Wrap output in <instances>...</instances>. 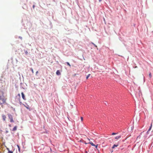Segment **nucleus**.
<instances>
[{
    "label": "nucleus",
    "instance_id": "obj_1",
    "mask_svg": "<svg viewBox=\"0 0 153 153\" xmlns=\"http://www.w3.org/2000/svg\"><path fill=\"white\" fill-rule=\"evenodd\" d=\"M7 98L4 97L3 95H0V105L6 102Z\"/></svg>",
    "mask_w": 153,
    "mask_h": 153
},
{
    "label": "nucleus",
    "instance_id": "obj_2",
    "mask_svg": "<svg viewBox=\"0 0 153 153\" xmlns=\"http://www.w3.org/2000/svg\"><path fill=\"white\" fill-rule=\"evenodd\" d=\"M7 116H8L9 119L10 120V122L11 123L13 122L14 120L13 119V116L10 114H7Z\"/></svg>",
    "mask_w": 153,
    "mask_h": 153
},
{
    "label": "nucleus",
    "instance_id": "obj_3",
    "mask_svg": "<svg viewBox=\"0 0 153 153\" xmlns=\"http://www.w3.org/2000/svg\"><path fill=\"white\" fill-rule=\"evenodd\" d=\"M1 117L3 121H5L6 118V116L5 115L3 114L1 115Z\"/></svg>",
    "mask_w": 153,
    "mask_h": 153
},
{
    "label": "nucleus",
    "instance_id": "obj_4",
    "mask_svg": "<svg viewBox=\"0 0 153 153\" xmlns=\"http://www.w3.org/2000/svg\"><path fill=\"white\" fill-rule=\"evenodd\" d=\"M152 123H151L149 129L148 130L147 132V134H149V131L151 130V128H152Z\"/></svg>",
    "mask_w": 153,
    "mask_h": 153
},
{
    "label": "nucleus",
    "instance_id": "obj_5",
    "mask_svg": "<svg viewBox=\"0 0 153 153\" xmlns=\"http://www.w3.org/2000/svg\"><path fill=\"white\" fill-rule=\"evenodd\" d=\"M21 94H22V97L23 99L24 100H26V98L25 97V96L24 94L22 92Z\"/></svg>",
    "mask_w": 153,
    "mask_h": 153
},
{
    "label": "nucleus",
    "instance_id": "obj_6",
    "mask_svg": "<svg viewBox=\"0 0 153 153\" xmlns=\"http://www.w3.org/2000/svg\"><path fill=\"white\" fill-rule=\"evenodd\" d=\"M24 105L25 107L27 109H28L29 111L30 110V109L29 106V105H25L24 104Z\"/></svg>",
    "mask_w": 153,
    "mask_h": 153
},
{
    "label": "nucleus",
    "instance_id": "obj_7",
    "mask_svg": "<svg viewBox=\"0 0 153 153\" xmlns=\"http://www.w3.org/2000/svg\"><path fill=\"white\" fill-rule=\"evenodd\" d=\"M121 135H120L116 136L115 137V139H120V138H121Z\"/></svg>",
    "mask_w": 153,
    "mask_h": 153
},
{
    "label": "nucleus",
    "instance_id": "obj_8",
    "mask_svg": "<svg viewBox=\"0 0 153 153\" xmlns=\"http://www.w3.org/2000/svg\"><path fill=\"white\" fill-rule=\"evenodd\" d=\"M17 127L16 126H15L13 129L12 131H16V130Z\"/></svg>",
    "mask_w": 153,
    "mask_h": 153
},
{
    "label": "nucleus",
    "instance_id": "obj_9",
    "mask_svg": "<svg viewBox=\"0 0 153 153\" xmlns=\"http://www.w3.org/2000/svg\"><path fill=\"white\" fill-rule=\"evenodd\" d=\"M56 74L57 75H59L61 74V73L59 70H57L56 72Z\"/></svg>",
    "mask_w": 153,
    "mask_h": 153
},
{
    "label": "nucleus",
    "instance_id": "obj_10",
    "mask_svg": "<svg viewBox=\"0 0 153 153\" xmlns=\"http://www.w3.org/2000/svg\"><path fill=\"white\" fill-rule=\"evenodd\" d=\"M118 146V144H117V145L114 144L112 147V148L114 149L115 147H117Z\"/></svg>",
    "mask_w": 153,
    "mask_h": 153
},
{
    "label": "nucleus",
    "instance_id": "obj_11",
    "mask_svg": "<svg viewBox=\"0 0 153 153\" xmlns=\"http://www.w3.org/2000/svg\"><path fill=\"white\" fill-rule=\"evenodd\" d=\"M89 143L90 144H91V145H92V146H95V144H94L92 142H90L89 143Z\"/></svg>",
    "mask_w": 153,
    "mask_h": 153
},
{
    "label": "nucleus",
    "instance_id": "obj_12",
    "mask_svg": "<svg viewBox=\"0 0 153 153\" xmlns=\"http://www.w3.org/2000/svg\"><path fill=\"white\" fill-rule=\"evenodd\" d=\"M91 43H92V44H93V45H94V46L95 47H96L97 48V50L98 49V48H97V46L96 45H95L94 43H93V42H91Z\"/></svg>",
    "mask_w": 153,
    "mask_h": 153
},
{
    "label": "nucleus",
    "instance_id": "obj_13",
    "mask_svg": "<svg viewBox=\"0 0 153 153\" xmlns=\"http://www.w3.org/2000/svg\"><path fill=\"white\" fill-rule=\"evenodd\" d=\"M17 146L18 148L19 151V152H20V148L19 147V146L18 145H17Z\"/></svg>",
    "mask_w": 153,
    "mask_h": 153
},
{
    "label": "nucleus",
    "instance_id": "obj_14",
    "mask_svg": "<svg viewBox=\"0 0 153 153\" xmlns=\"http://www.w3.org/2000/svg\"><path fill=\"white\" fill-rule=\"evenodd\" d=\"M90 74H89L88 75V76H86V79H88V78L90 76Z\"/></svg>",
    "mask_w": 153,
    "mask_h": 153
},
{
    "label": "nucleus",
    "instance_id": "obj_15",
    "mask_svg": "<svg viewBox=\"0 0 153 153\" xmlns=\"http://www.w3.org/2000/svg\"><path fill=\"white\" fill-rule=\"evenodd\" d=\"M149 76L150 78H151L152 77V76L151 74V73H150L149 74Z\"/></svg>",
    "mask_w": 153,
    "mask_h": 153
},
{
    "label": "nucleus",
    "instance_id": "obj_16",
    "mask_svg": "<svg viewBox=\"0 0 153 153\" xmlns=\"http://www.w3.org/2000/svg\"><path fill=\"white\" fill-rule=\"evenodd\" d=\"M66 64H67V65H69L70 67H71V65H70V64H69V62H67Z\"/></svg>",
    "mask_w": 153,
    "mask_h": 153
},
{
    "label": "nucleus",
    "instance_id": "obj_17",
    "mask_svg": "<svg viewBox=\"0 0 153 153\" xmlns=\"http://www.w3.org/2000/svg\"><path fill=\"white\" fill-rule=\"evenodd\" d=\"M8 152L9 153H13V152L12 151H9Z\"/></svg>",
    "mask_w": 153,
    "mask_h": 153
},
{
    "label": "nucleus",
    "instance_id": "obj_18",
    "mask_svg": "<svg viewBox=\"0 0 153 153\" xmlns=\"http://www.w3.org/2000/svg\"><path fill=\"white\" fill-rule=\"evenodd\" d=\"M97 146H98V144H97V145H95V146H95V148H96V149H97Z\"/></svg>",
    "mask_w": 153,
    "mask_h": 153
},
{
    "label": "nucleus",
    "instance_id": "obj_19",
    "mask_svg": "<svg viewBox=\"0 0 153 153\" xmlns=\"http://www.w3.org/2000/svg\"><path fill=\"white\" fill-rule=\"evenodd\" d=\"M31 71L32 72V73H34V72H33V70L32 68L31 69Z\"/></svg>",
    "mask_w": 153,
    "mask_h": 153
},
{
    "label": "nucleus",
    "instance_id": "obj_20",
    "mask_svg": "<svg viewBox=\"0 0 153 153\" xmlns=\"http://www.w3.org/2000/svg\"><path fill=\"white\" fill-rule=\"evenodd\" d=\"M116 134V133H113L112 134V135H115Z\"/></svg>",
    "mask_w": 153,
    "mask_h": 153
},
{
    "label": "nucleus",
    "instance_id": "obj_21",
    "mask_svg": "<svg viewBox=\"0 0 153 153\" xmlns=\"http://www.w3.org/2000/svg\"><path fill=\"white\" fill-rule=\"evenodd\" d=\"M81 120L82 121L83 120V117H81Z\"/></svg>",
    "mask_w": 153,
    "mask_h": 153
},
{
    "label": "nucleus",
    "instance_id": "obj_22",
    "mask_svg": "<svg viewBox=\"0 0 153 153\" xmlns=\"http://www.w3.org/2000/svg\"><path fill=\"white\" fill-rule=\"evenodd\" d=\"M18 95L19 97H20V94H19Z\"/></svg>",
    "mask_w": 153,
    "mask_h": 153
},
{
    "label": "nucleus",
    "instance_id": "obj_23",
    "mask_svg": "<svg viewBox=\"0 0 153 153\" xmlns=\"http://www.w3.org/2000/svg\"><path fill=\"white\" fill-rule=\"evenodd\" d=\"M35 7V5H33V8H34Z\"/></svg>",
    "mask_w": 153,
    "mask_h": 153
},
{
    "label": "nucleus",
    "instance_id": "obj_24",
    "mask_svg": "<svg viewBox=\"0 0 153 153\" xmlns=\"http://www.w3.org/2000/svg\"><path fill=\"white\" fill-rule=\"evenodd\" d=\"M38 73V71H37L36 72V75Z\"/></svg>",
    "mask_w": 153,
    "mask_h": 153
},
{
    "label": "nucleus",
    "instance_id": "obj_25",
    "mask_svg": "<svg viewBox=\"0 0 153 153\" xmlns=\"http://www.w3.org/2000/svg\"><path fill=\"white\" fill-rule=\"evenodd\" d=\"M85 153H88V152H87V151H85Z\"/></svg>",
    "mask_w": 153,
    "mask_h": 153
},
{
    "label": "nucleus",
    "instance_id": "obj_26",
    "mask_svg": "<svg viewBox=\"0 0 153 153\" xmlns=\"http://www.w3.org/2000/svg\"><path fill=\"white\" fill-rule=\"evenodd\" d=\"M102 0H99V2H100L102 1Z\"/></svg>",
    "mask_w": 153,
    "mask_h": 153
},
{
    "label": "nucleus",
    "instance_id": "obj_27",
    "mask_svg": "<svg viewBox=\"0 0 153 153\" xmlns=\"http://www.w3.org/2000/svg\"><path fill=\"white\" fill-rule=\"evenodd\" d=\"M9 126H10V127H11V125H9Z\"/></svg>",
    "mask_w": 153,
    "mask_h": 153
},
{
    "label": "nucleus",
    "instance_id": "obj_28",
    "mask_svg": "<svg viewBox=\"0 0 153 153\" xmlns=\"http://www.w3.org/2000/svg\"><path fill=\"white\" fill-rule=\"evenodd\" d=\"M137 66H136V67H135V68H137Z\"/></svg>",
    "mask_w": 153,
    "mask_h": 153
},
{
    "label": "nucleus",
    "instance_id": "obj_29",
    "mask_svg": "<svg viewBox=\"0 0 153 153\" xmlns=\"http://www.w3.org/2000/svg\"><path fill=\"white\" fill-rule=\"evenodd\" d=\"M88 139V140H90V139Z\"/></svg>",
    "mask_w": 153,
    "mask_h": 153
}]
</instances>
